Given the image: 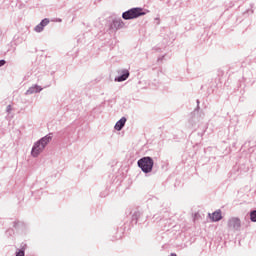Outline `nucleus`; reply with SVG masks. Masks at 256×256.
Instances as JSON below:
<instances>
[{"instance_id":"14","label":"nucleus","mask_w":256,"mask_h":256,"mask_svg":"<svg viewBox=\"0 0 256 256\" xmlns=\"http://www.w3.org/2000/svg\"><path fill=\"white\" fill-rule=\"evenodd\" d=\"M7 111H11V105L7 107Z\"/></svg>"},{"instance_id":"11","label":"nucleus","mask_w":256,"mask_h":256,"mask_svg":"<svg viewBox=\"0 0 256 256\" xmlns=\"http://www.w3.org/2000/svg\"><path fill=\"white\" fill-rule=\"evenodd\" d=\"M43 26L41 24H38L36 27H35V31L36 33H41V31H43Z\"/></svg>"},{"instance_id":"3","label":"nucleus","mask_w":256,"mask_h":256,"mask_svg":"<svg viewBox=\"0 0 256 256\" xmlns=\"http://www.w3.org/2000/svg\"><path fill=\"white\" fill-rule=\"evenodd\" d=\"M145 15V12L141 8H132L122 14L123 19H137V17H141Z\"/></svg>"},{"instance_id":"5","label":"nucleus","mask_w":256,"mask_h":256,"mask_svg":"<svg viewBox=\"0 0 256 256\" xmlns=\"http://www.w3.org/2000/svg\"><path fill=\"white\" fill-rule=\"evenodd\" d=\"M125 123H127V118L122 117L114 126V129H116V131H121V129H123L125 127Z\"/></svg>"},{"instance_id":"1","label":"nucleus","mask_w":256,"mask_h":256,"mask_svg":"<svg viewBox=\"0 0 256 256\" xmlns=\"http://www.w3.org/2000/svg\"><path fill=\"white\" fill-rule=\"evenodd\" d=\"M51 141V136H45L38 142H36L32 148V156L33 157H38V155L45 149L47 143Z\"/></svg>"},{"instance_id":"8","label":"nucleus","mask_w":256,"mask_h":256,"mask_svg":"<svg viewBox=\"0 0 256 256\" xmlns=\"http://www.w3.org/2000/svg\"><path fill=\"white\" fill-rule=\"evenodd\" d=\"M113 27H115L116 29H119V27H123V22L121 20H114Z\"/></svg>"},{"instance_id":"9","label":"nucleus","mask_w":256,"mask_h":256,"mask_svg":"<svg viewBox=\"0 0 256 256\" xmlns=\"http://www.w3.org/2000/svg\"><path fill=\"white\" fill-rule=\"evenodd\" d=\"M250 219L253 221V223H256V210L250 213Z\"/></svg>"},{"instance_id":"2","label":"nucleus","mask_w":256,"mask_h":256,"mask_svg":"<svg viewBox=\"0 0 256 256\" xmlns=\"http://www.w3.org/2000/svg\"><path fill=\"white\" fill-rule=\"evenodd\" d=\"M153 159L151 157H143L138 160V167L143 171V173H151L153 171Z\"/></svg>"},{"instance_id":"10","label":"nucleus","mask_w":256,"mask_h":256,"mask_svg":"<svg viewBox=\"0 0 256 256\" xmlns=\"http://www.w3.org/2000/svg\"><path fill=\"white\" fill-rule=\"evenodd\" d=\"M40 25L42 27H47V25H49V19H43L41 22H40Z\"/></svg>"},{"instance_id":"4","label":"nucleus","mask_w":256,"mask_h":256,"mask_svg":"<svg viewBox=\"0 0 256 256\" xmlns=\"http://www.w3.org/2000/svg\"><path fill=\"white\" fill-rule=\"evenodd\" d=\"M227 225L230 231H239L241 229V220L237 217H232L228 220Z\"/></svg>"},{"instance_id":"7","label":"nucleus","mask_w":256,"mask_h":256,"mask_svg":"<svg viewBox=\"0 0 256 256\" xmlns=\"http://www.w3.org/2000/svg\"><path fill=\"white\" fill-rule=\"evenodd\" d=\"M129 78V71L125 70L123 75L119 76L116 81H127V79Z\"/></svg>"},{"instance_id":"12","label":"nucleus","mask_w":256,"mask_h":256,"mask_svg":"<svg viewBox=\"0 0 256 256\" xmlns=\"http://www.w3.org/2000/svg\"><path fill=\"white\" fill-rule=\"evenodd\" d=\"M16 256H25V251L20 250L16 253Z\"/></svg>"},{"instance_id":"6","label":"nucleus","mask_w":256,"mask_h":256,"mask_svg":"<svg viewBox=\"0 0 256 256\" xmlns=\"http://www.w3.org/2000/svg\"><path fill=\"white\" fill-rule=\"evenodd\" d=\"M209 216H210V219L214 222L221 221V219H223V216L221 215V210H217L214 213H212V215L209 214Z\"/></svg>"},{"instance_id":"13","label":"nucleus","mask_w":256,"mask_h":256,"mask_svg":"<svg viewBox=\"0 0 256 256\" xmlns=\"http://www.w3.org/2000/svg\"><path fill=\"white\" fill-rule=\"evenodd\" d=\"M5 65V60H0V67H3Z\"/></svg>"},{"instance_id":"15","label":"nucleus","mask_w":256,"mask_h":256,"mask_svg":"<svg viewBox=\"0 0 256 256\" xmlns=\"http://www.w3.org/2000/svg\"><path fill=\"white\" fill-rule=\"evenodd\" d=\"M169 256H177V254H173V253H172V254H170Z\"/></svg>"}]
</instances>
